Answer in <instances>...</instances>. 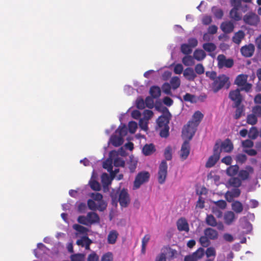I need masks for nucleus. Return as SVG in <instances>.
I'll use <instances>...</instances> for the list:
<instances>
[{
    "label": "nucleus",
    "mask_w": 261,
    "mask_h": 261,
    "mask_svg": "<svg viewBox=\"0 0 261 261\" xmlns=\"http://www.w3.org/2000/svg\"><path fill=\"white\" fill-rule=\"evenodd\" d=\"M123 148H120L117 152L115 150L111 151L109 153V158L103 162V168L107 169L111 176L114 177L115 175L119 172V169L117 167H123L125 162L123 159L118 156V154L124 155V152H121Z\"/></svg>",
    "instance_id": "1"
},
{
    "label": "nucleus",
    "mask_w": 261,
    "mask_h": 261,
    "mask_svg": "<svg viewBox=\"0 0 261 261\" xmlns=\"http://www.w3.org/2000/svg\"><path fill=\"white\" fill-rule=\"evenodd\" d=\"M203 117V114L200 111H196L194 114L192 119L182 129V136L184 139H192Z\"/></svg>",
    "instance_id": "2"
},
{
    "label": "nucleus",
    "mask_w": 261,
    "mask_h": 261,
    "mask_svg": "<svg viewBox=\"0 0 261 261\" xmlns=\"http://www.w3.org/2000/svg\"><path fill=\"white\" fill-rule=\"evenodd\" d=\"M125 114H121L119 117V120L121 122V124L115 131V134L111 136L110 137L108 142V146L103 147L105 152L107 151L110 143L112 144L115 147H118L123 144L124 142L123 138L127 135L128 132V129L126 125L122 123V117Z\"/></svg>",
    "instance_id": "3"
},
{
    "label": "nucleus",
    "mask_w": 261,
    "mask_h": 261,
    "mask_svg": "<svg viewBox=\"0 0 261 261\" xmlns=\"http://www.w3.org/2000/svg\"><path fill=\"white\" fill-rule=\"evenodd\" d=\"M92 199L87 201L88 208L93 211H103L107 206V203L102 199V195L99 193H92L90 194Z\"/></svg>",
    "instance_id": "4"
},
{
    "label": "nucleus",
    "mask_w": 261,
    "mask_h": 261,
    "mask_svg": "<svg viewBox=\"0 0 261 261\" xmlns=\"http://www.w3.org/2000/svg\"><path fill=\"white\" fill-rule=\"evenodd\" d=\"M77 222L87 226L99 223L100 218L97 214L94 212H88L86 216H80L77 218Z\"/></svg>",
    "instance_id": "5"
},
{
    "label": "nucleus",
    "mask_w": 261,
    "mask_h": 261,
    "mask_svg": "<svg viewBox=\"0 0 261 261\" xmlns=\"http://www.w3.org/2000/svg\"><path fill=\"white\" fill-rule=\"evenodd\" d=\"M150 177V174L148 172L142 171L139 172L136 176L134 182V189H137L144 182H147Z\"/></svg>",
    "instance_id": "6"
},
{
    "label": "nucleus",
    "mask_w": 261,
    "mask_h": 261,
    "mask_svg": "<svg viewBox=\"0 0 261 261\" xmlns=\"http://www.w3.org/2000/svg\"><path fill=\"white\" fill-rule=\"evenodd\" d=\"M229 79L225 75H221L216 78L213 84L212 88L214 92H217L222 88L228 82Z\"/></svg>",
    "instance_id": "7"
},
{
    "label": "nucleus",
    "mask_w": 261,
    "mask_h": 261,
    "mask_svg": "<svg viewBox=\"0 0 261 261\" xmlns=\"http://www.w3.org/2000/svg\"><path fill=\"white\" fill-rule=\"evenodd\" d=\"M220 151L219 150V145L216 143L214 147V153L208 159L205 166L207 168H211L214 166L220 158Z\"/></svg>",
    "instance_id": "8"
},
{
    "label": "nucleus",
    "mask_w": 261,
    "mask_h": 261,
    "mask_svg": "<svg viewBox=\"0 0 261 261\" xmlns=\"http://www.w3.org/2000/svg\"><path fill=\"white\" fill-rule=\"evenodd\" d=\"M167 164L166 161H163L160 165L158 172V181L161 184L164 183L167 174Z\"/></svg>",
    "instance_id": "9"
},
{
    "label": "nucleus",
    "mask_w": 261,
    "mask_h": 261,
    "mask_svg": "<svg viewBox=\"0 0 261 261\" xmlns=\"http://www.w3.org/2000/svg\"><path fill=\"white\" fill-rule=\"evenodd\" d=\"M243 19L246 24L252 26H256L259 21L257 15L252 12L247 13Z\"/></svg>",
    "instance_id": "10"
},
{
    "label": "nucleus",
    "mask_w": 261,
    "mask_h": 261,
    "mask_svg": "<svg viewBox=\"0 0 261 261\" xmlns=\"http://www.w3.org/2000/svg\"><path fill=\"white\" fill-rule=\"evenodd\" d=\"M218 66L220 68L224 67L230 68L233 65V61L231 59H226L224 55H219L217 57Z\"/></svg>",
    "instance_id": "11"
},
{
    "label": "nucleus",
    "mask_w": 261,
    "mask_h": 261,
    "mask_svg": "<svg viewBox=\"0 0 261 261\" xmlns=\"http://www.w3.org/2000/svg\"><path fill=\"white\" fill-rule=\"evenodd\" d=\"M229 97L234 102L236 106L240 105L243 100L242 96L240 94V90L239 89L231 91L229 94Z\"/></svg>",
    "instance_id": "12"
},
{
    "label": "nucleus",
    "mask_w": 261,
    "mask_h": 261,
    "mask_svg": "<svg viewBox=\"0 0 261 261\" xmlns=\"http://www.w3.org/2000/svg\"><path fill=\"white\" fill-rule=\"evenodd\" d=\"M254 172V169L251 166H246L245 169H242L239 171L238 176L242 180H246L249 179L250 174Z\"/></svg>",
    "instance_id": "13"
},
{
    "label": "nucleus",
    "mask_w": 261,
    "mask_h": 261,
    "mask_svg": "<svg viewBox=\"0 0 261 261\" xmlns=\"http://www.w3.org/2000/svg\"><path fill=\"white\" fill-rule=\"evenodd\" d=\"M171 118V114L167 110V112L164 113L157 120V123L159 127L169 126L168 124Z\"/></svg>",
    "instance_id": "14"
},
{
    "label": "nucleus",
    "mask_w": 261,
    "mask_h": 261,
    "mask_svg": "<svg viewBox=\"0 0 261 261\" xmlns=\"http://www.w3.org/2000/svg\"><path fill=\"white\" fill-rule=\"evenodd\" d=\"M118 201L122 207L127 206L129 202V198L126 190L123 189L120 192Z\"/></svg>",
    "instance_id": "15"
},
{
    "label": "nucleus",
    "mask_w": 261,
    "mask_h": 261,
    "mask_svg": "<svg viewBox=\"0 0 261 261\" xmlns=\"http://www.w3.org/2000/svg\"><path fill=\"white\" fill-rule=\"evenodd\" d=\"M255 47L252 44H249L243 46L241 48L242 55L245 57H251L254 52Z\"/></svg>",
    "instance_id": "16"
},
{
    "label": "nucleus",
    "mask_w": 261,
    "mask_h": 261,
    "mask_svg": "<svg viewBox=\"0 0 261 261\" xmlns=\"http://www.w3.org/2000/svg\"><path fill=\"white\" fill-rule=\"evenodd\" d=\"M188 141H185L184 143L182 145L181 148L180 150V158L182 160H186L189 155L190 153V145L189 141L190 140L188 139Z\"/></svg>",
    "instance_id": "17"
},
{
    "label": "nucleus",
    "mask_w": 261,
    "mask_h": 261,
    "mask_svg": "<svg viewBox=\"0 0 261 261\" xmlns=\"http://www.w3.org/2000/svg\"><path fill=\"white\" fill-rule=\"evenodd\" d=\"M177 227L179 231L188 232L189 227L187 220L185 218H181L177 221Z\"/></svg>",
    "instance_id": "18"
},
{
    "label": "nucleus",
    "mask_w": 261,
    "mask_h": 261,
    "mask_svg": "<svg viewBox=\"0 0 261 261\" xmlns=\"http://www.w3.org/2000/svg\"><path fill=\"white\" fill-rule=\"evenodd\" d=\"M92 243L91 240L86 236H83L76 241V244L83 247H85L86 250L90 249V245Z\"/></svg>",
    "instance_id": "19"
},
{
    "label": "nucleus",
    "mask_w": 261,
    "mask_h": 261,
    "mask_svg": "<svg viewBox=\"0 0 261 261\" xmlns=\"http://www.w3.org/2000/svg\"><path fill=\"white\" fill-rule=\"evenodd\" d=\"M184 76L189 81H193L197 75L193 68L188 67L183 72Z\"/></svg>",
    "instance_id": "20"
},
{
    "label": "nucleus",
    "mask_w": 261,
    "mask_h": 261,
    "mask_svg": "<svg viewBox=\"0 0 261 261\" xmlns=\"http://www.w3.org/2000/svg\"><path fill=\"white\" fill-rule=\"evenodd\" d=\"M233 149V144L231 141L229 139H226L222 142L219 150L220 152L223 151L226 152H229Z\"/></svg>",
    "instance_id": "21"
},
{
    "label": "nucleus",
    "mask_w": 261,
    "mask_h": 261,
    "mask_svg": "<svg viewBox=\"0 0 261 261\" xmlns=\"http://www.w3.org/2000/svg\"><path fill=\"white\" fill-rule=\"evenodd\" d=\"M220 28L225 33H230L232 32L234 29V24L230 21H225L221 23Z\"/></svg>",
    "instance_id": "22"
},
{
    "label": "nucleus",
    "mask_w": 261,
    "mask_h": 261,
    "mask_svg": "<svg viewBox=\"0 0 261 261\" xmlns=\"http://www.w3.org/2000/svg\"><path fill=\"white\" fill-rule=\"evenodd\" d=\"M204 234L210 240H215L218 238V231L212 228H207L204 231Z\"/></svg>",
    "instance_id": "23"
},
{
    "label": "nucleus",
    "mask_w": 261,
    "mask_h": 261,
    "mask_svg": "<svg viewBox=\"0 0 261 261\" xmlns=\"http://www.w3.org/2000/svg\"><path fill=\"white\" fill-rule=\"evenodd\" d=\"M239 9V8H233L229 12L230 18L236 21L241 20L242 18L241 13L238 11Z\"/></svg>",
    "instance_id": "24"
},
{
    "label": "nucleus",
    "mask_w": 261,
    "mask_h": 261,
    "mask_svg": "<svg viewBox=\"0 0 261 261\" xmlns=\"http://www.w3.org/2000/svg\"><path fill=\"white\" fill-rule=\"evenodd\" d=\"M118 233L116 230H112L110 231L108 236L107 241L109 244H114L118 238Z\"/></svg>",
    "instance_id": "25"
},
{
    "label": "nucleus",
    "mask_w": 261,
    "mask_h": 261,
    "mask_svg": "<svg viewBox=\"0 0 261 261\" xmlns=\"http://www.w3.org/2000/svg\"><path fill=\"white\" fill-rule=\"evenodd\" d=\"M235 219V215L233 212L228 211L224 214V220L225 223L227 225L231 224Z\"/></svg>",
    "instance_id": "26"
},
{
    "label": "nucleus",
    "mask_w": 261,
    "mask_h": 261,
    "mask_svg": "<svg viewBox=\"0 0 261 261\" xmlns=\"http://www.w3.org/2000/svg\"><path fill=\"white\" fill-rule=\"evenodd\" d=\"M245 36V33L243 31H239L234 34L232 37V41L236 44H239L242 40L244 38Z\"/></svg>",
    "instance_id": "27"
},
{
    "label": "nucleus",
    "mask_w": 261,
    "mask_h": 261,
    "mask_svg": "<svg viewBox=\"0 0 261 261\" xmlns=\"http://www.w3.org/2000/svg\"><path fill=\"white\" fill-rule=\"evenodd\" d=\"M248 79V75L246 74H240L236 79L235 84L238 86H242L247 83Z\"/></svg>",
    "instance_id": "28"
},
{
    "label": "nucleus",
    "mask_w": 261,
    "mask_h": 261,
    "mask_svg": "<svg viewBox=\"0 0 261 261\" xmlns=\"http://www.w3.org/2000/svg\"><path fill=\"white\" fill-rule=\"evenodd\" d=\"M154 151V146L152 144H146L142 149V152L145 155H150Z\"/></svg>",
    "instance_id": "29"
},
{
    "label": "nucleus",
    "mask_w": 261,
    "mask_h": 261,
    "mask_svg": "<svg viewBox=\"0 0 261 261\" xmlns=\"http://www.w3.org/2000/svg\"><path fill=\"white\" fill-rule=\"evenodd\" d=\"M46 249V247L45 246L41 243H38L37 244V249H36L34 250V253L35 256L37 258L40 257V255L42 254V251L44 253L45 250Z\"/></svg>",
    "instance_id": "30"
},
{
    "label": "nucleus",
    "mask_w": 261,
    "mask_h": 261,
    "mask_svg": "<svg viewBox=\"0 0 261 261\" xmlns=\"http://www.w3.org/2000/svg\"><path fill=\"white\" fill-rule=\"evenodd\" d=\"M94 171H93V174L91 179L89 181L90 187L92 189L95 191H99L101 188L100 185L98 182L94 180Z\"/></svg>",
    "instance_id": "31"
},
{
    "label": "nucleus",
    "mask_w": 261,
    "mask_h": 261,
    "mask_svg": "<svg viewBox=\"0 0 261 261\" xmlns=\"http://www.w3.org/2000/svg\"><path fill=\"white\" fill-rule=\"evenodd\" d=\"M193 56L194 59L201 61L205 58L206 54L202 49H196L194 52Z\"/></svg>",
    "instance_id": "32"
},
{
    "label": "nucleus",
    "mask_w": 261,
    "mask_h": 261,
    "mask_svg": "<svg viewBox=\"0 0 261 261\" xmlns=\"http://www.w3.org/2000/svg\"><path fill=\"white\" fill-rule=\"evenodd\" d=\"M234 107L236 108L234 115V118L236 119H238L242 115H245V108L243 106L238 105V106H236L234 105Z\"/></svg>",
    "instance_id": "33"
},
{
    "label": "nucleus",
    "mask_w": 261,
    "mask_h": 261,
    "mask_svg": "<svg viewBox=\"0 0 261 261\" xmlns=\"http://www.w3.org/2000/svg\"><path fill=\"white\" fill-rule=\"evenodd\" d=\"M194 60L191 56H186L182 58V62L186 66H192L195 64Z\"/></svg>",
    "instance_id": "34"
},
{
    "label": "nucleus",
    "mask_w": 261,
    "mask_h": 261,
    "mask_svg": "<svg viewBox=\"0 0 261 261\" xmlns=\"http://www.w3.org/2000/svg\"><path fill=\"white\" fill-rule=\"evenodd\" d=\"M231 207L232 210L236 213H241L243 210V206L239 201H234L231 204Z\"/></svg>",
    "instance_id": "35"
},
{
    "label": "nucleus",
    "mask_w": 261,
    "mask_h": 261,
    "mask_svg": "<svg viewBox=\"0 0 261 261\" xmlns=\"http://www.w3.org/2000/svg\"><path fill=\"white\" fill-rule=\"evenodd\" d=\"M239 167L238 165L229 166L226 170V173L228 175L232 176L239 172Z\"/></svg>",
    "instance_id": "36"
},
{
    "label": "nucleus",
    "mask_w": 261,
    "mask_h": 261,
    "mask_svg": "<svg viewBox=\"0 0 261 261\" xmlns=\"http://www.w3.org/2000/svg\"><path fill=\"white\" fill-rule=\"evenodd\" d=\"M161 89L158 86H152L150 88L149 93L153 98H158L161 95Z\"/></svg>",
    "instance_id": "37"
},
{
    "label": "nucleus",
    "mask_w": 261,
    "mask_h": 261,
    "mask_svg": "<svg viewBox=\"0 0 261 261\" xmlns=\"http://www.w3.org/2000/svg\"><path fill=\"white\" fill-rule=\"evenodd\" d=\"M170 83V85L172 88L175 90L179 87L180 85V80L178 77L174 76L171 79Z\"/></svg>",
    "instance_id": "38"
},
{
    "label": "nucleus",
    "mask_w": 261,
    "mask_h": 261,
    "mask_svg": "<svg viewBox=\"0 0 261 261\" xmlns=\"http://www.w3.org/2000/svg\"><path fill=\"white\" fill-rule=\"evenodd\" d=\"M111 178L107 173H105L101 175V180L105 188L111 184Z\"/></svg>",
    "instance_id": "39"
},
{
    "label": "nucleus",
    "mask_w": 261,
    "mask_h": 261,
    "mask_svg": "<svg viewBox=\"0 0 261 261\" xmlns=\"http://www.w3.org/2000/svg\"><path fill=\"white\" fill-rule=\"evenodd\" d=\"M229 185L234 188H239L242 185V180L239 177H232L228 181Z\"/></svg>",
    "instance_id": "40"
},
{
    "label": "nucleus",
    "mask_w": 261,
    "mask_h": 261,
    "mask_svg": "<svg viewBox=\"0 0 261 261\" xmlns=\"http://www.w3.org/2000/svg\"><path fill=\"white\" fill-rule=\"evenodd\" d=\"M73 228L79 233L83 234H87V232L89 230L87 228L79 224H74L73 225Z\"/></svg>",
    "instance_id": "41"
},
{
    "label": "nucleus",
    "mask_w": 261,
    "mask_h": 261,
    "mask_svg": "<svg viewBox=\"0 0 261 261\" xmlns=\"http://www.w3.org/2000/svg\"><path fill=\"white\" fill-rule=\"evenodd\" d=\"M212 11L215 16L218 19H221L223 16V11L222 10L217 7H212Z\"/></svg>",
    "instance_id": "42"
},
{
    "label": "nucleus",
    "mask_w": 261,
    "mask_h": 261,
    "mask_svg": "<svg viewBox=\"0 0 261 261\" xmlns=\"http://www.w3.org/2000/svg\"><path fill=\"white\" fill-rule=\"evenodd\" d=\"M203 48L207 52H212L215 50L216 46L213 43H206L203 44Z\"/></svg>",
    "instance_id": "43"
},
{
    "label": "nucleus",
    "mask_w": 261,
    "mask_h": 261,
    "mask_svg": "<svg viewBox=\"0 0 261 261\" xmlns=\"http://www.w3.org/2000/svg\"><path fill=\"white\" fill-rule=\"evenodd\" d=\"M259 205L258 201L255 199H250L249 201V204L245 206L246 211L248 210L250 208H254Z\"/></svg>",
    "instance_id": "44"
},
{
    "label": "nucleus",
    "mask_w": 261,
    "mask_h": 261,
    "mask_svg": "<svg viewBox=\"0 0 261 261\" xmlns=\"http://www.w3.org/2000/svg\"><path fill=\"white\" fill-rule=\"evenodd\" d=\"M199 243L203 247H206L210 244V239L205 235L201 236L199 238Z\"/></svg>",
    "instance_id": "45"
},
{
    "label": "nucleus",
    "mask_w": 261,
    "mask_h": 261,
    "mask_svg": "<svg viewBox=\"0 0 261 261\" xmlns=\"http://www.w3.org/2000/svg\"><path fill=\"white\" fill-rule=\"evenodd\" d=\"M148 120L144 119L142 118L139 120V125L141 129L146 132L148 130Z\"/></svg>",
    "instance_id": "46"
},
{
    "label": "nucleus",
    "mask_w": 261,
    "mask_h": 261,
    "mask_svg": "<svg viewBox=\"0 0 261 261\" xmlns=\"http://www.w3.org/2000/svg\"><path fill=\"white\" fill-rule=\"evenodd\" d=\"M206 222L207 225L212 226H216L217 225V221L214 217L212 215H208L207 216Z\"/></svg>",
    "instance_id": "47"
},
{
    "label": "nucleus",
    "mask_w": 261,
    "mask_h": 261,
    "mask_svg": "<svg viewBox=\"0 0 261 261\" xmlns=\"http://www.w3.org/2000/svg\"><path fill=\"white\" fill-rule=\"evenodd\" d=\"M181 52L186 55L190 54L192 51V48L188 44H183L181 46Z\"/></svg>",
    "instance_id": "48"
},
{
    "label": "nucleus",
    "mask_w": 261,
    "mask_h": 261,
    "mask_svg": "<svg viewBox=\"0 0 261 261\" xmlns=\"http://www.w3.org/2000/svg\"><path fill=\"white\" fill-rule=\"evenodd\" d=\"M257 121V116H256L254 114H249L247 116V122L248 124L251 125H254L256 123Z\"/></svg>",
    "instance_id": "49"
},
{
    "label": "nucleus",
    "mask_w": 261,
    "mask_h": 261,
    "mask_svg": "<svg viewBox=\"0 0 261 261\" xmlns=\"http://www.w3.org/2000/svg\"><path fill=\"white\" fill-rule=\"evenodd\" d=\"M258 135V132L257 129L255 127H252L248 133L249 138L252 139H255L257 138Z\"/></svg>",
    "instance_id": "50"
},
{
    "label": "nucleus",
    "mask_w": 261,
    "mask_h": 261,
    "mask_svg": "<svg viewBox=\"0 0 261 261\" xmlns=\"http://www.w3.org/2000/svg\"><path fill=\"white\" fill-rule=\"evenodd\" d=\"M128 126L129 132L130 134H134L138 128V124L135 121H130L128 123Z\"/></svg>",
    "instance_id": "51"
},
{
    "label": "nucleus",
    "mask_w": 261,
    "mask_h": 261,
    "mask_svg": "<svg viewBox=\"0 0 261 261\" xmlns=\"http://www.w3.org/2000/svg\"><path fill=\"white\" fill-rule=\"evenodd\" d=\"M197 260L201 258L204 254V250L202 248H199L196 252L193 253Z\"/></svg>",
    "instance_id": "52"
},
{
    "label": "nucleus",
    "mask_w": 261,
    "mask_h": 261,
    "mask_svg": "<svg viewBox=\"0 0 261 261\" xmlns=\"http://www.w3.org/2000/svg\"><path fill=\"white\" fill-rule=\"evenodd\" d=\"M164 156L168 160H171L172 159V149L170 147H166L164 151Z\"/></svg>",
    "instance_id": "53"
},
{
    "label": "nucleus",
    "mask_w": 261,
    "mask_h": 261,
    "mask_svg": "<svg viewBox=\"0 0 261 261\" xmlns=\"http://www.w3.org/2000/svg\"><path fill=\"white\" fill-rule=\"evenodd\" d=\"M237 162L243 164L247 160V156L245 154H239L236 156Z\"/></svg>",
    "instance_id": "54"
},
{
    "label": "nucleus",
    "mask_w": 261,
    "mask_h": 261,
    "mask_svg": "<svg viewBox=\"0 0 261 261\" xmlns=\"http://www.w3.org/2000/svg\"><path fill=\"white\" fill-rule=\"evenodd\" d=\"M171 88L170 84L168 83H164L162 87L163 92L167 95L171 94Z\"/></svg>",
    "instance_id": "55"
},
{
    "label": "nucleus",
    "mask_w": 261,
    "mask_h": 261,
    "mask_svg": "<svg viewBox=\"0 0 261 261\" xmlns=\"http://www.w3.org/2000/svg\"><path fill=\"white\" fill-rule=\"evenodd\" d=\"M153 113L152 111L145 110L143 112L142 118L147 119V120L149 121V120L153 116Z\"/></svg>",
    "instance_id": "56"
},
{
    "label": "nucleus",
    "mask_w": 261,
    "mask_h": 261,
    "mask_svg": "<svg viewBox=\"0 0 261 261\" xmlns=\"http://www.w3.org/2000/svg\"><path fill=\"white\" fill-rule=\"evenodd\" d=\"M137 165V161L134 159H131L129 163L128 168L130 172L133 173L135 171Z\"/></svg>",
    "instance_id": "57"
},
{
    "label": "nucleus",
    "mask_w": 261,
    "mask_h": 261,
    "mask_svg": "<svg viewBox=\"0 0 261 261\" xmlns=\"http://www.w3.org/2000/svg\"><path fill=\"white\" fill-rule=\"evenodd\" d=\"M162 129L160 130V136L162 137L166 138L169 135V126H165L161 127Z\"/></svg>",
    "instance_id": "58"
},
{
    "label": "nucleus",
    "mask_w": 261,
    "mask_h": 261,
    "mask_svg": "<svg viewBox=\"0 0 261 261\" xmlns=\"http://www.w3.org/2000/svg\"><path fill=\"white\" fill-rule=\"evenodd\" d=\"M206 255L207 257L211 256H215L216 252L215 249L213 247H208L205 251Z\"/></svg>",
    "instance_id": "59"
},
{
    "label": "nucleus",
    "mask_w": 261,
    "mask_h": 261,
    "mask_svg": "<svg viewBox=\"0 0 261 261\" xmlns=\"http://www.w3.org/2000/svg\"><path fill=\"white\" fill-rule=\"evenodd\" d=\"M252 113L256 116L261 117V106H256L252 108Z\"/></svg>",
    "instance_id": "60"
},
{
    "label": "nucleus",
    "mask_w": 261,
    "mask_h": 261,
    "mask_svg": "<svg viewBox=\"0 0 261 261\" xmlns=\"http://www.w3.org/2000/svg\"><path fill=\"white\" fill-rule=\"evenodd\" d=\"M183 66L181 64H177L174 67V72L177 74H180L183 72Z\"/></svg>",
    "instance_id": "61"
},
{
    "label": "nucleus",
    "mask_w": 261,
    "mask_h": 261,
    "mask_svg": "<svg viewBox=\"0 0 261 261\" xmlns=\"http://www.w3.org/2000/svg\"><path fill=\"white\" fill-rule=\"evenodd\" d=\"M195 71L198 74H202L204 72V68L201 64H198L195 67Z\"/></svg>",
    "instance_id": "62"
},
{
    "label": "nucleus",
    "mask_w": 261,
    "mask_h": 261,
    "mask_svg": "<svg viewBox=\"0 0 261 261\" xmlns=\"http://www.w3.org/2000/svg\"><path fill=\"white\" fill-rule=\"evenodd\" d=\"M137 107L139 109H143L145 108V101L143 98L141 97L138 98L136 100Z\"/></svg>",
    "instance_id": "63"
},
{
    "label": "nucleus",
    "mask_w": 261,
    "mask_h": 261,
    "mask_svg": "<svg viewBox=\"0 0 261 261\" xmlns=\"http://www.w3.org/2000/svg\"><path fill=\"white\" fill-rule=\"evenodd\" d=\"M101 261H113V254L111 252H108L103 255Z\"/></svg>",
    "instance_id": "64"
}]
</instances>
